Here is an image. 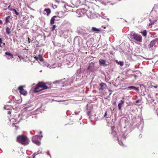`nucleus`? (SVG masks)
Segmentation results:
<instances>
[{
	"label": "nucleus",
	"instance_id": "6ab92c4d",
	"mask_svg": "<svg viewBox=\"0 0 158 158\" xmlns=\"http://www.w3.org/2000/svg\"><path fill=\"white\" fill-rule=\"evenodd\" d=\"M6 32L8 35H9L11 33L10 29L9 27H7L6 28Z\"/></svg>",
	"mask_w": 158,
	"mask_h": 158
},
{
	"label": "nucleus",
	"instance_id": "20e7f679",
	"mask_svg": "<svg viewBox=\"0 0 158 158\" xmlns=\"http://www.w3.org/2000/svg\"><path fill=\"white\" fill-rule=\"evenodd\" d=\"M40 140V137L38 135L34 136L32 138V142L37 145H40L41 144Z\"/></svg>",
	"mask_w": 158,
	"mask_h": 158
},
{
	"label": "nucleus",
	"instance_id": "423d86ee",
	"mask_svg": "<svg viewBox=\"0 0 158 158\" xmlns=\"http://www.w3.org/2000/svg\"><path fill=\"white\" fill-rule=\"evenodd\" d=\"M25 86H20L18 88V89L19 90V93L23 95H26L27 94V92L26 91L24 90L23 89V87H24Z\"/></svg>",
	"mask_w": 158,
	"mask_h": 158
},
{
	"label": "nucleus",
	"instance_id": "f257e3e1",
	"mask_svg": "<svg viewBox=\"0 0 158 158\" xmlns=\"http://www.w3.org/2000/svg\"><path fill=\"white\" fill-rule=\"evenodd\" d=\"M17 142L24 146L28 145L30 141L27 136L24 135H19L16 138Z\"/></svg>",
	"mask_w": 158,
	"mask_h": 158
},
{
	"label": "nucleus",
	"instance_id": "bb28decb",
	"mask_svg": "<svg viewBox=\"0 0 158 158\" xmlns=\"http://www.w3.org/2000/svg\"><path fill=\"white\" fill-rule=\"evenodd\" d=\"M152 86L154 87V88H156L158 87V86H155L152 85Z\"/></svg>",
	"mask_w": 158,
	"mask_h": 158
},
{
	"label": "nucleus",
	"instance_id": "a211bd4d",
	"mask_svg": "<svg viewBox=\"0 0 158 158\" xmlns=\"http://www.w3.org/2000/svg\"><path fill=\"white\" fill-rule=\"evenodd\" d=\"M91 31L94 32H98L99 31V29L95 27H93L91 29Z\"/></svg>",
	"mask_w": 158,
	"mask_h": 158
},
{
	"label": "nucleus",
	"instance_id": "2f4dec72",
	"mask_svg": "<svg viewBox=\"0 0 158 158\" xmlns=\"http://www.w3.org/2000/svg\"><path fill=\"white\" fill-rule=\"evenodd\" d=\"M0 24H3L2 21L1 20H0Z\"/></svg>",
	"mask_w": 158,
	"mask_h": 158
},
{
	"label": "nucleus",
	"instance_id": "ddd939ff",
	"mask_svg": "<svg viewBox=\"0 0 158 158\" xmlns=\"http://www.w3.org/2000/svg\"><path fill=\"white\" fill-rule=\"evenodd\" d=\"M120 102L118 105V109L119 110H121L122 105L124 104V101L123 100H121Z\"/></svg>",
	"mask_w": 158,
	"mask_h": 158
},
{
	"label": "nucleus",
	"instance_id": "9d476101",
	"mask_svg": "<svg viewBox=\"0 0 158 158\" xmlns=\"http://www.w3.org/2000/svg\"><path fill=\"white\" fill-rule=\"evenodd\" d=\"M94 66V64L93 62H91L88 67L87 69L88 70L90 71L93 70Z\"/></svg>",
	"mask_w": 158,
	"mask_h": 158
},
{
	"label": "nucleus",
	"instance_id": "72a5a7b5",
	"mask_svg": "<svg viewBox=\"0 0 158 158\" xmlns=\"http://www.w3.org/2000/svg\"><path fill=\"white\" fill-rule=\"evenodd\" d=\"M10 5H9V6H8V9H9V10H10V9H11L10 8Z\"/></svg>",
	"mask_w": 158,
	"mask_h": 158
},
{
	"label": "nucleus",
	"instance_id": "f8f14e48",
	"mask_svg": "<svg viewBox=\"0 0 158 158\" xmlns=\"http://www.w3.org/2000/svg\"><path fill=\"white\" fill-rule=\"evenodd\" d=\"M11 18L10 16H8L5 18V24H7L10 22V21L11 20Z\"/></svg>",
	"mask_w": 158,
	"mask_h": 158
},
{
	"label": "nucleus",
	"instance_id": "5701e85b",
	"mask_svg": "<svg viewBox=\"0 0 158 158\" xmlns=\"http://www.w3.org/2000/svg\"><path fill=\"white\" fill-rule=\"evenodd\" d=\"M147 31L146 30H144L143 32H142V34L144 36H146L147 35Z\"/></svg>",
	"mask_w": 158,
	"mask_h": 158
},
{
	"label": "nucleus",
	"instance_id": "c756f323",
	"mask_svg": "<svg viewBox=\"0 0 158 158\" xmlns=\"http://www.w3.org/2000/svg\"><path fill=\"white\" fill-rule=\"evenodd\" d=\"M7 113L8 114L10 115L11 113V112L10 111H9Z\"/></svg>",
	"mask_w": 158,
	"mask_h": 158
},
{
	"label": "nucleus",
	"instance_id": "f03ea898",
	"mask_svg": "<svg viewBox=\"0 0 158 158\" xmlns=\"http://www.w3.org/2000/svg\"><path fill=\"white\" fill-rule=\"evenodd\" d=\"M48 87L46 85V83L43 82H39L36 85L34 92H38L41 90L48 89Z\"/></svg>",
	"mask_w": 158,
	"mask_h": 158
},
{
	"label": "nucleus",
	"instance_id": "dca6fc26",
	"mask_svg": "<svg viewBox=\"0 0 158 158\" xmlns=\"http://www.w3.org/2000/svg\"><path fill=\"white\" fill-rule=\"evenodd\" d=\"M102 27L105 29V30H104L105 31L107 32L109 31V27L108 26H102Z\"/></svg>",
	"mask_w": 158,
	"mask_h": 158
},
{
	"label": "nucleus",
	"instance_id": "393cba45",
	"mask_svg": "<svg viewBox=\"0 0 158 158\" xmlns=\"http://www.w3.org/2000/svg\"><path fill=\"white\" fill-rule=\"evenodd\" d=\"M91 111H88L87 113V114L88 116H89V117H90V115H91Z\"/></svg>",
	"mask_w": 158,
	"mask_h": 158
},
{
	"label": "nucleus",
	"instance_id": "412c9836",
	"mask_svg": "<svg viewBox=\"0 0 158 158\" xmlns=\"http://www.w3.org/2000/svg\"><path fill=\"white\" fill-rule=\"evenodd\" d=\"M10 10H11V11H12V10L15 13V14H16V15H19V13L18 12H17L16 10L15 9H10Z\"/></svg>",
	"mask_w": 158,
	"mask_h": 158
},
{
	"label": "nucleus",
	"instance_id": "4c0bfd02",
	"mask_svg": "<svg viewBox=\"0 0 158 158\" xmlns=\"http://www.w3.org/2000/svg\"><path fill=\"white\" fill-rule=\"evenodd\" d=\"M106 2H105V3H104V5H106Z\"/></svg>",
	"mask_w": 158,
	"mask_h": 158
},
{
	"label": "nucleus",
	"instance_id": "9b49d317",
	"mask_svg": "<svg viewBox=\"0 0 158 158\" xmlns=\"http://www.w3.org/2000/svg\"><path fill=\"white\" fill-rule=\"evenodd\" d=\"M99 64L101 65L106 66L107 64H106V61L103 60H99Z\"/></svg>",
	"mask_w": 158,
	"mask_h": 158
},
{
	"label": "nucleus",
	"instance_id": "6e6552de",
	"mask_svg": "<svg viewBox=\"0 0 158 158\" xmlns=\"http://www.w3.org/2000/svg\"><path fill=\"white\" fill-rule=\"evenodd\" d=\"M57 17L56 16H54L51 18L50 22L51 24L52 25L54 23L55 21L57 20V19H56Z\"/></svg>",
	"mask_w": 158,
	"mask_h": 158
},
{
	"label": "nucleus",
	"instance_id": "f704fd0d",
	"mask_svg": "<svg viewBox=\"0 0 158 158\" xmlns=\"http://www.w3.org/2000/svg\"><path fill=\"white\" fill-rule=\"evenodd\" d=\"M139 100H137V101H136L135 102L136 103H138L139 102Z\"/></svg>",
	"mask_w": 158,
	"mask_h": 158
},
{
	"label": "nucleus",
	"instance_id": "7c9ffc66",
	"mask_svg": "<svg viewBox=\"0 0 158 158\" xmlns=\"http://www.w3.org/2000/svg\"><path fill=\"white\" fill-rule=\"evenodd\" d=\"M28 40L29 43H30L31 42V40L29 39V38H28Z\"/></svg>",
	"mask_w": 158,
	"mask_h": 158
},
{
	"label": "nucleus",
	"instance_id": "473e14b6",
	"mask_svg": "<svg viewBox=\"0 0 158 158\" xmlns=\"http://www.w3.org/2000/svg\"><path fill=\"white\" fill-rule=\"evenodd\" d=\"M118 142H119V144L120 145H121V143L123 144V143H122V142L121 141V142H120L118 140Z\"/></svg>",
	"mask_w": 158,
	"mask_h": 158
},
{
	"label": "nucleus",
	"instance_id": "39448f33",
	"mask_svg": "<svg viewBox=\"0 0 158 158\" xmlns=\"http://www.w3.org/2000/svg\"><path fill=\"white\" fill-rule=\"evenodd\" d=\"M134 39L135 40L138 41L140 42H142V36L138 34H133L132 35Z\"/></svg>",
	"mask_w": 158,
	"mask_h": 158
},
{
	"label": "nucleus",
	"instance_id": "0eeeda50",
	"mask_svg": "<svg viewBox=\"0 0 158 158\" xmlns=\"http://www.w3.org/2000/svg\"><path fill=\"white\" fill-rule=\"evenodd\" d=\"M106 87V85L103 83H102L100 84L99 85V90L102 91L104 90V89H105Z\"/></svg>",
	"mask_w": 158,
	"mask_h": 158
},
{
	"label": "nucleus",
	"instance_id": "aec40b11",
	"mask_svg": "<svg viewBox=\"0 0 158 158\" xmlns=\"http://www.w3.org/2000/svg\"><path fill=\"white\" fill-rule=\"evenodd\" d=\"M116 63H117L118 64H119L120 66H122L123 65V63L122 61H118L117 60H116Z\"/></svg>",
	"mask_w": 158,
	"mask_h": 158
},
{
	"label": "nucleus",
	"instance_id": "c9c22d12",
	"mask_svg": "<svg viewBox=\"0 0 158 158\" xmlns=\"http://www.w3.org/2000/svg\"><path fill=\"white\" fill-rule=\"evenodd\" d=\"M107 115V114H106V112H105V115H104V116L105 117H106V116Z\"/></svg>",
	"mask_w": 158,
	"mask_h": 158
},
{
	"label": "nucleus",
	"instance_id": "b1692460",
	"mask_svg": "<svg viewBox=\"0 0 158 158\" xmlns=\"http://www.w3.org/2000/svg\"><path fill=\"white\" fill-rule=\"evenodd\" d=\"M56 27L57 26L56 25H53L52 27V28L51 31H53Z\"/></svg>",
	"mask_w": 158,
	"mask_h": 158
},
{
	"label": "nucleus",
	"instance_id": "c85d7f7f",
	"mask_svg": "<svg viewBox=\"0 0 158 158\" xmlns=\"http://www.w3.org/2000/svg\"><path fill=\"white\" fill-rule=\"evenodd\" d=\"M2 39L1 38H0V44H2Z\"/></svg>",
	"mask_w": 158,
	"mask_h": 158
},
{
	"label": "nucleus",
	"instance_id": "2eb2a0df",
	"mask_svg": "<svg viewBox=\"0 0 158 158\" xmlns=\"http://www.w3.org/2000/svg\"><path fill=\"white\" fill-rule=\"evenodd\" d=\"M44 11L46 12V15L48 16L49 15L51 12V10L49 8H46L44 10Z\"/></svg>",
	"mask_w": 158,
	"mask_h": 158
},
{
	"label": "nucleus",
	"instance_id": "e433bc0d",
	"mask_svg": "<svg viewBox=\"0 0 158 158\" xmlns=\"http://www.w3.org/2000/svg\"><path fill=\"white\" fill-rule=\"evenodd\" d=\"M58 17L59 18H62V16H61V17H60L59 16H58Z\"/></svg>",
	"mask_w": 158,
	"mask_h": 158
},
{
	"label": "nucleus",
	"instance_id": "7ed1b4c3",
	"mask_svg": "<svg viewBox=\"0 0 158 158\" xmlns=\"http://www.w3.org/2000/svg\"><path fill=\"white\" fill-rule=\"evenodd\" d=\"M76 13L78 15L77 17H80L83 16L86 13L87 16L89 18H92L93 15L92 13L89 10H86L85 9H78L76 11Z\"/></svg>",
	"mask_w": 158,
	"mask_h": 158
},
{
	"label": "nucleus",
	"instance_id": "a878e982",
	"mask_svg": "<svg viewBox=\"0 0 158 158\" xmlns=\"http://www.w3.org/2000/svg\"><path fill=\"white\" fill-rule=\"evenodd\" d=\"M61 81V80L56 81L54 82H53V83L54 84H56V83H59Z\"/></svg>",
	"mask_w": 158,
	"mask_h": 158
},
{
	"label": "nucleus",
	"instance_id": "4468645a",
	"mask_svg": "<svg viewBox=\"0 0 158 158\" xmlns=\"http://www.w3.org/2000/svg\"><path fill=\"white\" fill-rule=\"evenodd\" d=\"M128 88L129 89H134L136 91H138L139 90V88L133 86H130L128 87Z\"/></svg>",
	"mask_w": 158,
	"mask_h": 158
},
{
	"label": "nucleus",
	"instance_id": "4be33fe9",
	"mask_svg": "<svg viewBox=\"0 0 158 158\" xmlns=\"http://www.w3.org/2000/svg\"><path fill=\"white\" fill-rule=\"evenodd\" d=\"M38 59L41 61H42L43 60V58L42 55H39L38 56Z\"/></svg>",
	"mask_w": 158,
	"mask_h": 158
},
{
	"label": "nucleus",
	"instance_id": "1a4fd4ad",
	"mask_svg": "<svg viewBox=\"0 0 158 158\" xmlns=\"http://www.w3.org/2000/svg\"><path fill=\"white\" fill-rule=\"evenodd\" d=\"M156 40H155L151 41L148 45V47L149 48H152L156 44Z\"/></svg>",
	"mask_w": 158,
	"mask_h": 158
},
{
	"label": "nucleus",
	"instance_id": "f3484780",
	"mask_svg": "<svg viewBox=\"0 0 158 158\" xmlns=\"http://www.w3.org/2000/svg\"><path fill=\"white\" fill-rule=\"evenodd\" d=\"M5 54L6 55L9 56L10 57V58L12 59L14 57L13 55L10 52H6L5 53Z\"/></svg>",
	"mask_w": 158,
	"mask_h": 158
},
{
	"label": "nucleus",
	"instance_id": "cd10ccee",
	"mask_svg": "<svg viewBox=\"0 0 158 158\" xmlns=\"http://www.w3.org/2000/svg\"><path fill=\"white\" fill-rule=\"evenodd\" d=\"M34 58L36 60H38V57L35 56L34 57Z\"/></svg>",
	"mask_w": 158,
	"mask_h": 158
},
{
	"label": "nucleus",
	"instance_id": "58836bf2",
	"mask_svg": "<svg viewBox=\"0 0 158 158\" xmlns=\"http://www.w3.org/2000/svg\"><path fill=\"white\" fill-rule=\"evenodd\" d=\"M0 47H2V46L1 45V44H0Z\"/></svg>",
	"mask_w": 158,
	"mask_h": 158
}]
</instances>
